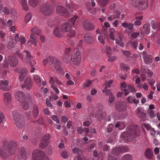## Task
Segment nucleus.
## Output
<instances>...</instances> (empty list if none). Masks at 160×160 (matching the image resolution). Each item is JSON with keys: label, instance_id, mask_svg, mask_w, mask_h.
I'll use <instances>...</instances> for the list:
<instances>
[{"label": "nucleus", "instance_id": "obj_19", "mask_svg": "<svg viewBox=\"0 0 160 160\" xmlns=\"http://www.w3.org/2000/svg\"><path fill=\"white\" fill-rule=\"evenodd\" d=\"M116 108L117 110L119 112L125 111L127 108L126 102H119Z\"/></svg>", "mask_w": 160, "mask_h": 160}, {"label": "nucleus", "instance_id": "obj_16", "mask_svg": "<svg viewBox=\"0 0 160 160\" xmlns=\"http://www.w3.org/2000/svg\"><path fill=\"white\" fill-rule=\"evenodd\" d=\"M8 61L10 65L12 67H15L18 64V59L15 57L10 56L8 58Z\"/></svg>", "mask_w": 160, "mask_h": 160}, {"label": "nucleus", "instance_id": "obj_38", "mask_svg": "<svg viewBox=\"0 0 160 160\" xmlns=\"http://www.w3.org/2000/svg\"><path fill=\"white\" fill-rule=\"evenodd\" d=\"M21 4L23 10H28V7L26 0H22L21 2Z\"/></svg>", "mask_w": 160, "mask_h": 160}, {"label": "nucleus", "instance_id": "obj_13", "mask_svg": "<svg viewBox=\"0 0 160 160\" xmlns=\"http://www.w3.org/2000/svg\"><path fill=\"white\" fill-rule=\"evenodd\" d=\"M137 115L142 121H144L146 119V115L144 111L141 108H138L136 111Z\"/></svg>", "mask_w": 160, "mask_h": 160}, {"label": "nucleus", "instance_id": "obj_4", "mask_svg": "<svg viewBox=\"0 0 160 160\" xmlns=\"http://www.w3.org/2000/svg\"><path fill=\"white\" fill-rule=\"evenodd\" d=\"M78 18L77 16L71 18L68 22H64L62 23L60 26V28L62 32H69L71 30L72 26L74 24L75 22Z\"/></svg>", "mask_w": 160, "mask_h": 160}, {"label": "nucleus", "instance_id": "obj_41", "mask_svg": "<svg viewBox=\"0 0 160 160\" xmlns=\"http://www.w3.org/2000/svg\"><path fill=\"white\" fill-rule=\"evenodd\" d=\"M29 5L32 7H36L38 3V0H29Z\"/></svg>", "mask_w": 160, "mask_h": 160}, {"label": "nucleus", "instance_id": "obj_49", "mask_svg": "<svg viewBox=\"0 0 160 160\" xmlns=\"http://www.w3.org/2000/svg\"><path fill=\"white\" fill-rule=\"evenodd\" d=\"M122 160H132V157L130 154H126L122 157Z\"/></svg>", "mask_w": 160, "mask_h": 160}, {"label": "nucleus", "instance_id": "obj_42", "mask_svg": "<svg viewBox=\"0 0 160 160\" xmlns=\"http://www.w3.org/2000/svg\"><path fill=\"white\" fill-rule=\"evenodd\" d=\"M17 42L14 39H12L8 44V48H13L15 46L16 42Z\"/></svg>", "mask_w": 160, "mask_h": 160}, {"label": "nucleus", "instance_id": "obj_61", "mask_svg": "<svg viewBox=\"0 0 160 160\" xmlns=\"http://www.w3.org/2000/svg\"><path fill=\"white\" fill-rule=\"evenodd\" d=\"M113 128V125L112 124H109L107 127V131L108 132H110Z\"/></svg>", "mask_w": 160, "mask_h": 160}, {"label": "nucleus", "instance_id": "obj_8", "mask_svg": "<svg viewBox=\"0 0 160 160\" xmlns=\"http://www.w3.org/2000/svg\"><path fill=\"white\" fill-rule=\"evenodd\" d=\"M40 11L43 15L48 16L53 13V8L48 3L43 4L40 6Z\"/></svg>", "mask_w": 160, "mask_h": 160}, {"label": "nucleus", "instance_id": "obj_11", "mask_svg": "<svg viewBox=\"0 0 160 160\" xmlns=\"http://www.w3.org/2000/svg\"><path fill=\"white\" fill-rule=\"evenodd\" d=\"M83 28L87 30H92L94 28V26L91 22L87 20H84L82 23Z\"/></svg>", "mask_w": 160, "mask_h": 160}, {"label": "nucleus", "instance_id": "obj_6", "mask_svg": "<svg viewBox=\"0 0 160 160\" xmlns=\"http://www.w3.org/2000/svg\"><path fill=\"white\" fill-rule=\"evenodd\" d=\"M32 158L33 160H49L48 157L45 155L44 152L39 149L33 151Z\"/></svg>", "mask_w": 160, "mask_h": 160}, {"label": "nucleus", "instance_id": "obj_51", "mask_svg": "<svg viewBox=\"0 0 160 160\" xmlns=\"http://www.w3.org/2000/svg\"><path fill=\"white\" fill-rule=\"evenodd\" d=\"M31 18V13L29 12L26 15L25 20L26 23H28L30 20Z\"/></svg>", "mask_w": 160, "mask_h": 160}, {"label": "nucleus", "instance_id": "obj_39", "mask_svg": "<svg viewBox=\"0 0 160 160\" xmlns=\"http://www.w3.org/2000/svg\"><path fill=\"white\" fill-rule=\"evenodd\" d=\"M96 115L97 118H98L99 120H101L105 117L106 115V113L105 112H102L101 113H97Z\"/></svg>", "mask_w": 160, "mask_h": 160}, {"label": "nucleus", "instance_id": "obj_46", "mask_svg": "<svg viewBox=\"0 0 160 160\" xmlns=\"http://www.w3.org/2000/svg\"><path fill=\"white\" fill-rule=\"evenodd\" d=\"M73 152L74 153H76L79 155H81L82 154V151L81 148H74L72 149Z\"/></svg>", "mask_w": 160, "mask_h": 160}, {"label": "nucleus", "instance_id": "obj_26", "mask_svg": "<svg viewBox=\"0 0 160 160\" xmlns=\"http://www.w3.org/2000/svg\"><path fill=\"white\" fill-rule=\"evenodd\" d=\"M12 117L14 121L19 120L20 119L21 115L17 111H14L12 113Z\"/></svg>", "mask_w": 160, "mask_h": 160}, {"label": "nucleus", "instance_id": "obj_48", "mask_svg": "<svg viewBox=\"0 0 160 160\" xmlns=\"http://www.w3.org/2000/svg\"><path fill=\"white\" fill-rule=\"evenodd\" d=\"M120 153V152L119 147L113 149L111 152L112 154L116 155H118Z\"/></svg>", "mask_w": 160, "mask_h": 160}, {"label": "nucleus", "instance_id": "obj_62", "mask_svg": "<svg viewBox=\"0 0 160 160\" xmlns=\"http://www.w3.org/2000/svg\"><path fill=\"white\" fill-rule=\"evenodd\" d=\"M68 34V36L69 37H73L76 35V32L75 30H72Z\"/></svg>", "mask_w": 160, "mask_h": 160}, {"label": "nucleus", "instance_id": "obj_57", "mask_svg": "<svg viewBox=\"0 0 160 160\" xmlns=\"http://www.w3.org/2000/svg\"><path fill=\"white\" fill-rule=\"evenodd\" d=\"M131 46L134 49H136L138 46V43L137 41H134L131 42Z\"/></svg>", "mask_w": 160, "mask_h": 160}, {"label": "nucleus", "instance_id": "obj_12", "mask_svg": "<svg viewBox=\"0 0 160 160\" xmlns=\"http://www.w3.org/2000/svg\"><path fill=\"white\" fill-rule=\"evenodd\" d=\"M8 84V81H0V89L4 91L10 90L11 88Z\"/></svg>", "mask_w": 160, "mask_h": 160}, {"label": "nucleus", "instance_id": "obj_3", "mask_svg": "<svg viewBox=\"0 0 160 160\" xmlns=\"http://www.w3.org/2000/svg\"><path fill=\"white\" fill-rule=\"evenodd\" d=\"M68 58L66 57L65 58V62L66 63H69L71 61L73 62V63L76 66L80 64L81 61V56L80 52L78 48H76L74 49V52L72 54L70 58L69 56H67Z\"/></svg>", "mask_w": 160, "mask_h": 160}, {"label": "nucleus", "instance_id": "obj_44", "mask_svg": "<svg viewBox=\"0 0 160 160\" xmlns=\"http://www.w3.org/2000/svg\"><path fill=\"white\" fill-rule=\"evenodd\" d=\"M16 125L17 127L18 128H22L24 127V124L23 122L19 119V120L15 121Z\"/></svg>", "mask_w": 160, "mask_h": 160}, {"label": "nucleus", "instance_id": "obj_2", "mask_svg": "<svg viewBox=\"0 0 160 160\" xmlns=\"http://www.w3.org/2000/svg\"><path fill=\"white\" fill-rule=\"evenodd\" d=\"M48 58V64H53V68L59 74L62 75L64 74V70L62 66V63L57 58L52 56L49 57Z\"/></svg>", "mask_w": 160, "mask_h": 160}, {"label": "nucleus", "instance_id": "obj_47", "mask_svg": "<svg viewBox=\"0 0 160 160\" xmlns=\"http://www.w3.org/2000/svg\"><path fill=\"white\" fill-rule=\"evenodd\" d=\"M9 62L8 61L7 59H4L3 61V63L2 65H0L2 68H2H8L9 66Z\"/></svg>", "mask_w": 160, "mask_h": 160}, {"label": "nucleus", "instance_id": "obj_15", "mask_svg": "<svg viewBox=\"0 0 160 160\" xmlns=\"http://www.w3.org/2000/svg\"><path fill=\"white\" fill-rule=\"evenodd\" d=\"M112 81H109L108 82H107L105 83V86L104 89L102 90V92L103 93L105 92V95L108 96L110 95L111 94H112L111 92V91L110 89H107V88L108 87L110 88L111 87V85L112 84Z\"/></svg>", "mask_w": 160, "mask_h": 160}, {"label": "nucleus", "instance_id": "obj_54", "mask_svg": "<svg viewBox=\"0 0 160 160\" xmlns=\"http://www.w3.org/2000/svg\"><path fill=\"white\" fill-rule=\"evenodd\" d=\"M120 68L121 69H123V70L127 71L129 69L128 66L123 63H122L120 64Z\"/></svg>", "mask_w": 160, "mask_h": 160}, {"label": "nucleus", "instance_id": "obj_29", "mask_svg": "<svg viewBox=\"0 0 160 160\" xmlns=\"http://www.w3.org/2000/svg\"><path fill=\"white\" fill-rule=\"evenodd\" d=\"M122 25L124 28H128L130 30H132L133 29L134 24L132 23H122Z\"/></svg>", "mask_w": 160, "mask_h": 160}, {"label": "nucleus", "instance_id": "obj_33", "mask_svg": "<svg viewBox=\"0 0 160 160\" xmlns=\"http://www.w3.org/2000/svg\"><path fill=\"white\" fill-rule=\"evenodd\" d=\"M49 82L51 84V88L53 89L57 94H58L59 92V90L56 86L54 84L55 82L54 81H49Z\"/></svg>", "mask_w": 160, "mask_h": 160}, {"label": "nucleus", "instance_id": "obj_64", "mask_svg": "<svg viewBox=\"0 0 160 160\" xmlns=\"http://www.w3.org/2000/svg\"><path fill=\"white\" fill-rule=\"evenodd\" d=\"M128 89L131 92H136V91L133 87L131 85H128Z\"/></svg>", "mask_w": 160, "mask_h": 160}, {"label": "nucleus", "instance_id": "obj_32", "mask_svg": "<svg viewBox=\"0 0 160 160\" xmlns=\"http://www.w3.org/2000/svg\"><path fill=\"white\" fill-rule=\"evenodd\" d=\"M64 3V4L66 7L69 10L71 13H72L73 12V9L71 7L72 3H71L70 1L65 0Z\"/></svg>", "mask_w": 160, "mask_h": 160}, {"label": "nucleus", "instance_id": "obj_28", "mask_svg": "<svg viewBox=\"0 0 160 160\" xmlns=\"http://www.w3.org/2000/svg\"><path fill=\"white\" fill-rule=\"evenodd\" d=\"M27 70L26 68H22L21 72L19 75V80H22L27 74Z\"/></svg>", "mask_w": 160, "mask_h": 160}, {"label": "nucleus", "instance_id": "obj_43", "mask_svg": "<svg viewBox=\"0 0 160 160\" xmlns=\"http://www.w3.org/2000/svg\"><path fill=\"white\" fill-rule=\"evenodd\" d=\"M32 33L34 34H36L37 35H39L41 32V31L37 27H35L31 29Z\"/></svg>", "mask_w": 160, "mask_h": 160}, {"label": "nucleus", "instance_id": "obj_9", "mask_svg": "<svg viewBox=\"0 0 160 160\" xmlns=\"http://www.w3.org/2000/svg\"><path fill=\"white\" fill-rule=\"evenodd\" d=\"M32 105L31 96L29 94H28L26 96V99L25 101L21 102V106L23 109L27 110Z\"/></svg>", "mask_w": 160, "mask_h": 160}, {"label": "nucleus", "instance_id": "obj_50", "mask_svg": "<svg viewBox=\"0 0 160 160\" xmlns=\"http://www.w3.org/2000/svg\"><path fill=\"white\" fill-rule=\"evenodd\" d=\"M122 52L123 55L127 58L129 57L131 54V52L128 50H122Z\"/></svg>", "mask_w": 160, "mask_h": 160}, {"label": "nucleus", "instance_id": "obj_5", "mask_svg": "<svg viewBox=\"0 0 160 160\" xmlns=\"http://www.w3.org/2000/svg\"><path fill=\"white\" fill-rule=\"evenodd\" d=\"M136 130H130L129 131H126L122 133L121 138L125 142H128L131 141L135 136H138Z\"/></svg>", "mask_w": 160, "mask_h": 160}, {"label": "nucleus", "instance_id": "obj_18", "mask_svg": "<svg viewBox=\"0 0 160 160\" xmlns=\"http://www.w3.org/2000/svg\"><path fill=\"white\" fill-rule=\"evenodd\" d=\"M21 81V83L22 84V88H26L27 89H29L32 87V81Z\"/></svg>", "mask_w": 160, "mask_h": 160}, {"label": "nucleus", "instance_id": "obj_25", "mask_svg": "<svg viewBox=\"0 0 160 160\" xmlns=\"http://www.w3.org/2000/svg\"><path fill=\"white\" fill-rule=\"evenodd\" d=\"M142 56L144 58V61L146 63H151L152 62V58L150 55H146V52H143Z\"/></svg>", "mask_w": 160, "mask_h": 160}, {"label": "nucleus", "instance_id": "obj_17", "mask_svg": "<svg viewBox=\"0 0 160 160\" xmlns=\"http://www.w3.org/2000/svg\"><path fill=\"white\" fill-rule=\"evenodd\" d=\"M19 154L21 157L24 159H26L29 156V153L26 151V149L24 147H21L19 149Z\"/></svg>", "mask_w": 160, "mask_h": 160}, {"label": "nucleus", "instance_id": "obj_36", "mask_svg": "<svg viewBox=\"0 0 160 160\" xmlns=\"http://www.w3.org/2000/svg\"><path fill=\"white\" fill-rule=\"evenodd\" d=\"M26 54L25 61L26 62H30L31 60V59H32V57L31 55L30 52L28 51H25L24 52Z\"/></svg>", "mask_w": 160, "mask_h": 160}, {"label": "nucleus", "instance_id": "obj_20", "mask_svg": "<svg viewBox=\"0 0 160 160\" xmlns=\"http://www.w3.org/2000/svg\"><path fill=\"white\" fill-rule=\"evenodd\" d=\"M4 101L6 104L10 103L12 101L11 94L9 92H5L3 94Z\"/></svg>", "mask_w": 160, "mask_h": 160}, {"label": "nucleus", "instance_id": "obj_59", "mask_svg": "<svg viewBox=\"0 0 160 160\" xmlns=\"http://www.w3.org/2000/svg\"><path fill=\"white\" fill-rule=\"evenodd\" d=\"M71 50V48H66L65 49V56L63 58V59L65 62V58L66 57L67 58H68L67 56H69L68 55V53Z\"/></svg>", "mask_w": 160, "mask_h": 160}, {"label": "nucleus", "instance_id": "obj_60", "mask_svg": "<svg viewBox=\"0 0 160 160\" xmlns=\"http://www.w3.org/2000/svg\"><path fill=\"white\" fill-rule=\"evenodd\" d=\"M109 58L108 59V61L110 62H112L116 60L117 58V57L114 56H110L109 57H108Z\"/></svg>", "mask_w": 160, "mask_h": 160}, {"label": "nucleus", "instance_id": "obj_63", "mask_svg": "<svg viewBox=\"0 0 160 160\" xmlns=\"http://www.w3.org/2000/svg\"><path fill=\"white\" fill-rule=\"evenodd\" d=\"M98 39L100 43H102L103 44H104V40L102 35H100L98 36Z\"/></svg>", "mask_w": 160, "mask_h": 160}, {"label": "nucleus", "instance_id": "obj_23", "mask_svg": "<svg viewBox=\"0 0 160 160\" xmlns=\"http://www.w3.org/2000/svg\"><path fill=\"white\" fill-rule=\"evenodd\" d=\"M116 42L117 44H118L122 47H123L124 44L122 40V36L120 33L118 34V38L116 39Z\"/></svg>", "mask_w": 160, "mask_h": 160}, {"label": "nucleus", "instance_id": "obj_37", "mask_svg": "<svg viewBox=\"0 0 160 160\" xmlns=\"http://www.w3.org/2000/svg\"><path fill=\"white\" fill-rule=\"evenodd\" d=\"M34 118H36L38 115L39 112L37 106H34L33 107L32 111Z\"/></svg>", "mask_w": 160, "mask_h": 160}, {"label": "nucleus", "instance_id": "obj_30", "mask_svg": "<svg viewBox=\"0 0 160 160\" xmlns=\"http://www.w3.org/2000/svg\"><path fill=\"white\" fill-rule=\"evenodd\" d=\"M29 40L35 46H36L38 43L37 38L33 34L31 33L30 34Z\"/></svg>", "mask_w": 160, "mask_h": 160}, {"label": "nucleus", "instance_id": "obj_10", "mask_svg": "<svg viewBox=\"0 0 160 160\" xmlns=\"http://www.w3.org/2000/svg\"><path fill=\"white\" fill-rule=\"evenodd\" d=\"M57 13L61 16L65 17H68L69 16V12L63 7L61 6H58L56 8Z\"/></svg>", "mask_w": 160, "mask_h": 160}, {"label": "nucleus", "instance_id": "obj_56", "mask_svg": "<svg viewBox=\"0 0 160 160\" xmlns=\"http://www.w3.org/2000/svg\"><path fill=\"white\" fill-rule=\"evenodd\" d=\"M51 138V136L48 134L45 135L42 138V139L45 141H48V143L49 142V139Z\"/></svg>", "mask_w": 160, "mask_h": 160}, {"label": "nucleus", "instance_id": "obj_52", "mask_svg": "<svg viewBox=\"0 0 160 160\" xmlns=\"http://www.w3.org/2000/svg\"><path fill=\"white\" fill-rule=\"evenodd\" d=\"M151 27L153 29H155L157 28H158L157 22L155 20H151Z\"/></svg>", "mask_w": 160, "mask_h": 160}, {"label": "nucleus", "instance_id": "obj_31", "mask_svg": "<svg viewBox=\"0 0 160 160\" xmlns=\"http://www.w3.org/2000/svg\"><path fill=\"white\" fill-rule=\"evenodd\" d=\"M127 100L128 102L130 103H134L135 104H137L138 102V101L136 100L135 98L131 96H129L127 98Z\"/></svg>", "mask_w": 160, "mask_h": 160}, {"label": "nucleus", "instance_id": "obj_55", "mask_svg": "<svg viewBox=\"0 0 160 160\" xmlns=\"http://www.w3.org/2000/svg\"><path fill=\"white\" fill-rule=\"evenodd\" d=\"M120 153L128 151L129 148L127 147H119Z\"/></svg>", "mask_w": 160, "mask_h": 160}, {"label": "nucleus", "instance_id": "obj_34", "mask_svg": "<svg viewBox=\"0 0 160 160\" xmlns=\"http://www.w3.org/2000/svg\"><path fill=\"white\" fill-rule=\"evenodd\" d=\"M115 101V99L114 96L112 94H111L109 96L108 99V104L110 106L114 104Z\"/></svg>", "mask_w": 160, "mask_h": 160}, {"label": "nucleus", "instance_id": "obj_53", "mask_svg": "<svg viewBox=\"0 0 160 160\" xmlns=\"http://www.w3.org/2000/svg\"><path fill=\"white\" fill-rule=\"evenodd\" d=\"M144 127L148 130H151L152 131L153 134L155 133V131H154V128H152L150 125L148 124H144Z\"/></svg>", "mask_w": 160, "mask_h": 160}, {"label": "nucleus", "instance_id": "obj_7", "mask_svg": "<svg viewBox=\"0 0 160 160\" xmlns=\"http://www.w3.org/2000/svg\"><path fill=\"white\" fill-rule=\"evenodd\" d=\"M130 3L140 9L147 8L148 5L147 0H130Z\"/></svg>", "mask_w": 160, "mask_h": 160}, {"label": "nucleus", "instance_id": "obj_1", "mask_svg": "<svg viewBox=\"0 0 160 160\" xmlns=\"http://www.w3.org/2000/svg\"><path fill=\"white\" fill-rule=\"evenodd\" d=\"M3 144L0 149V157L3 159H5L8 156V154L5 152L8 145L7 150L9 154L10 155L14 154L18 148L16 142L11 141L9 143H6L4 140L2 141Z\"/></svg>", "mask_w": 160, "mask_h": 160}, {"label": "nucleus", "instance_id": "obj_35", "mask_svg": "<svg viewBox=\"0 0 160 160\" xmlns=\"http://www.w3.org/2000/svg\"><path fill=\"white\" fill-rule=\"evenodd\" d=\"M60 28H57L54 30V35L57 38L61 37L62 36L61 30L60 31Z\"/></svg>", "mask_w": 160, "mask_h": 160}, {"label": "nucleus", "instance_id": "obj_22", "mask_svg": "<svg viewBox=\"0 0 160 160\" xmlns=\"http://www.w3.org/2000/svg\"><path fill=\"white\" fill-rule=\"evenodd\" d=\"M101 50L103 53H106L108 57H109L111 56L112 52L110 47L107 46L105 48V49L102 48Z\"/></svg>", "mask_w": 160, "mask_h": 160}, {"label": "nucleus", "instance_id": "obj_14", "mask_svg": "<svg viewBox=\"0 0 160 160\" xmlns=\"http://www.w3.org/2000/svg\"><path fill=\"white\" fill-rule=\"evenodd\" d=\"M15 98L18 101L21 102L25 101L26 99L24 93L20 91H17L16 92Z\"/></svg>", "mask_w": 160, "mask_h": 160}, {"label": "nucleus", "instance_id": "obj_40", "mask_svg": "<svg viewBox=\"0 0 160 160\" xmlns=\"http://www.w3.org/2000/svg\"><path fill=\"white\" fill-rule=\"evenodd\" d=\"M109 1V0H98V3L101 6L105 7Z\"/></svg>", "mask_w": 160, "mask_h": 160}, {"label": "nucleus", "instance_id": "obj_27", "mask_svg": "<svg viewBox=\"0 0 160 160\" xmlns=\"http://www.w3.org/2000/svg\"><path fill=\"white\" fill-rule=\"evenodd\" d=\"M144 155L148 159H151L153 157V152L151 149L148 148L146 150Z\"/></svg>", "mask_w": 160, "mask_h": 160}, {"label": "nucleus", "instance_id": "obj_21", "mask_svg": "<svg viewBox=\"0 0 160 160\" xmlns=\"http://www.w3.org/2000/svg\"><path fill=\"white\" fill-rule=\"evenodd\" d=\"M84 39L85 42L89 43H92L93 41L92 35L90 34H87L84 36Z\"/></svg>", "mask_w": 160, "mask_h": 160}, {"label": "nucleus", "instance_id": "obj_58", "mask_svg": "<svg viewBox=\"0 0 160 160\" xmlns=\"http://www.w3.org/2000/svg\"><path fill=\"white\" fill-rule=\"evenodd\" d=\"M92 123V120L90 118L88 120L85 121L83 122V125L86 127L89 126Z\"/></svg>", "mask_w": 160, "mask_h": 160}, {"label": "nucleus", "instance_id": "obj_45", "mask_svg": "<svg viewBox=\"0 0 160 160\" xmlns=\"http://www.w3.org/2000/svg\"><path fill=\"white\" fill-rule=\"evenodd\" d=\"M48 143V141H45L42 139L41 142L39 144V146L41 148L43 149L44 148Z\"/></svg>", "mask_w": 160, "mask_h": 160}, {"label": "nucleus", "instance_id": "obj_24", "mask_svg": "<svg viewBox=\"0 0 160 160\" xmlns=\"http://www.w3.org/2000/svg\"><path fill=\"white\" fill-rule=\"evenodd\" d=\"M125 122H117L115 125V128H117L118 130L123 129L125 127Z\"/></svg>", "mask_w": 160, "mask_h": 160}]
</instances>
